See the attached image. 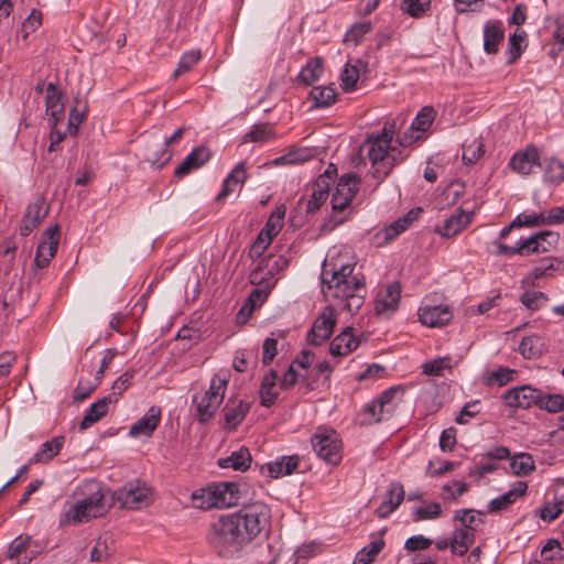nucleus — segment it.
Here are the masks:
<instances>
[{
  "mask_svg": "<svg viewBox=\"0 0 564 564\" xmlns=\"http://www.w3.org/2000/svg\"><path fill=\"white\" fill-rule=\"evenodd\" d=\"M316 455L328 464L341 460V441L334 430H318L311 438Z\"/></svg>",
  "mask_w": 564,
  "mask_h": 564,
  "instance_id": "9",
  "label": "nucleus"
},
{
  "mask_svg": "<svg viewBox=\"0 0 564 564\" xmlns=\"http://www.w3.org/2000/svg\"><path fill=\"white\" fill-rule=\"evenodd\" d=\"M478 413H479V401L474 400V401L466 403L463 406L460 413L457 415L455 421L458 424H466V423H468V420L470 417H474Z\"/></svg>",
  "mask_w": 564,
  "mask_h": 564,
  "instance_id": "63",
  "label": "nucleus"
},
{
  "mask_svg": "<svg viewBox=\"0 0 564 564\" xmlns=\"http://www.w3.org/2000/svg\"><path fill=\"white\" fill-rule=\"evenodd\" d=\"M65 443V436H55L43 443L36 453L30 458L29 464L47 463L57 456Z\"/></svg>",
  "mask_w": 564,
  "mask_h": 564,
  "instance_id": "30",
  "label": "nucleus"
},
{
  "mask_svg": "<svg viewBox=\"0 0 564 564\" xmlns=\"http://www.w3.org/2000/svg\"><path fill=\"white\" fill-rule=\"evenodd\" d=\"M210 158L207 148L198 147L194 149L175 169V175L183 177L193 170L203 166Z\"/></svg>",
  "mask_w": 564,
  "mask_h": 564,
  "instance_id": "26",
  "label": "nucleus"
},
{
  "mask_svg": "<svg viewBox=\"0 0 564 564\" xmlns=\"http://www.w3.org/2000/svg\"><path fill=\"white\" fill-rule=\"evenodd\" d=\"M271 509L261 501L242 507L238 512L221 516L210 527L208 542L215 553L234 558L270 525Z\"/></svg>",
  "mask_w": 564,
  "mask_h": 564,
  "instance_id": "1",
  "label": "nucleus"
},
{
  "mask_svg": "<svg viewBox=\"0 0 564 564\" xmlns=\"http://www.w3.org/2000/svg\"><path fill=\"white\" fill-rule=\"evenodd\" d=\"M475 542L474 530L469 529H455L453 531L451 543L452 553L464 555Z\"/></svg>",
  "mask_w": 564,
  "mask_h": 564,
  "instance_id": "36",
  "label": "nucleus"
},
{
  "mask_svg": "<svg viewBox=\"0 0 564 564\" xmlns=\"http://www.w3.org/2000/svg\"><path fill=\"white\" fill-rule=\"evenodd\" d=\"M453 317L451 307L446 304H432L429 300L419 308L420 322L429 327H440L447 324Z\"/></svg>",
  "mask_w": 564,
  "mask_h": 564,
  "instance_id": "14",
  "label": "nucleus"
},
{
  "mask_svg": "<svg viewBox=\"0 0 564 564\" xmlns=\"http://www.w3.org/2000/svg\"><path fill=\"white\" fill-rule=\"evenodd\" d=\"M359 345V340L354 336L350 328H346L337 335L329 345V352L334 357L347 356Z\"/></svg>",
  "mask_w": 564,
  "mask_h": 564,
  "instance_id": "29",
  "label": "nucleus"
},
{
  "mask_svg": "<svg viewBox=\"0 0 564 564\" xmlns=\"http://www.w3.org/2000/svg\"><path fill=\"white\" fill-rule=\"evenodd\" d=\"M111 402V397H105L93 403L80 422L79 429L86 430L104 417L107 414L108 406Z\"/></svg>",
  "mask_w": 564,
  "mask_h": 564,
  "instance_id": "33",
  "label": "nucleus"
},
{
  "mask_svg": "<svg viewBox=\"0 0 564 564\" xmlns=\"http://www.w3.org/2000/svg\"><path fill=\"white\" fill-rule=\"evenodd\" d=\"M528 490V482L520 480L512 485V487L503 495L492 499L488 503L489 512H498L507 509L511 506L519 497L525 495Z\"/></svg>",
  "mask_w": 564,
  "mask_h": 564,
  "instance_id": "24",
  "label": "nucleus"
},
{
  "mask_svg": "<svg viewBox=\"0 0 564 564\" xmlns=\"http://www.w3.org/2000/svg\"><path fill=\"white\" fill-rule=\"evenodd\" d=\"M545 223L544 220V213H521L519 214L513 221L511 223V226L517 227H535V226H543Z\"/></svg>",
  "mask_w": 564,
  "mask_h": 564,
  "instance_id": "51",
  "label": "nucleus"
},
{
  "mask_svg": "<svg viewBox=\"0 0 564 564\" xmlns=\"http://www.w3.org/2000/svg\"><path fill=\"white\" fill-rule=\"evenodd\" d=\"M134 371L128 370L123 372L112 384V391L108 397L112 398V402L117 401L123 392L131 386Z\"/></svg>",
  "mask_w": 564,
  "mask_h": 564,
  "instance_id": "54",
  "label": "nucleus"
},
{
  "mask_svg": "<svg viewBox=\"0 0 564 564\" xmlns=\"http://www.w3.org/2000/svg\"><path fill=\"white\" fill-rule=\"evenodd\" d=\"M473 216V213L459 210L457 214L445 219L442 225H438L436 232L445 238L454 237L471 223Z\"/></svg>",
  "mask_w": 564,
  "mask_h": 564,
  "instance_id": "22",
  "label": "nucleus"
},
{
  "mask_svg": "<svg viewBox=\"0 0 564 564\" xmlns=\"http://www.w3.org/2000/svg\"><path fill=\"white\" fill-rule=\"evenodd\" d=\"M401 296L400 284L393 282L381 290L376 297L375 311L377 314H391L398 308Z\"/></svg>",
  "mask_w": 564,
  "mask_h": 564,
  "instance_id": "18",
  "label": "nucleus"
},
{
  "mask_svg": "<svg viewBox=\"0 0 564 564\" xmlns=\"http://www.w3.org/2000/svg\"><path fill=\"white\" fill-rule=\"evenodd\" d=\"M514 370L507 367H500L488 375L486 382L487 384H497L501 387L511 382L514 378Z\"/></svg>",
  "mask_w": 564,
  "mask_h": 564,
  "instance_id": "53",
  "label": "nucleus"
},
{
  "mask_svg": "<svg viewBox=\"0 0 564 564\" xmlns=\"http://www.w3.org/2000/svg\"><path fill=\"white\" fill-rule=\"evenodd\" d=\"M58 241L59 228L57 225L50 227L43 232L34 259L37 268H45L50 263L56 253Z\"/></svg>",
  "mask_w": 564,
  "mask_h": 564,
  "instance_id": "15",
  "label": "nucleus"
},
{
  "mask_svg": "<svg viewBox=\"0 0 564 564\" xmlns=\"http://www.w3.org/2000/svg\"><path fill=\"white\" fill-rule=\"evenodd\" d=\"M484 153V144L480 139H473L463 148V160L466 164H474Z\"/></svg>",
  "mask_w": 564,
  "mask_h": 564,
  "instance_id": "50",
  "label": "nucleus"
},
{
  "mask_svg": "<svg viewBox=\"0 0 564 564\" xmlns=\"http://www.w3.org/2000/svg\"><path fill=\"white\" fill-rule=\"evenodd\" d=\"M323 61L319 57L311 58L296 77V82L304 86H310L317 82L323 75Z\"/></svg>",
  "mask_w": 564,
  "mask_h": 564,
  "instance_id": "34",
  "label": "nucleus"
},
{
  "mask_svg": "<svg viewBox=\"0 0 564 564\" xmlns=\"http://www.w3.org/2000/svg\"><path fill=\"white\" fill-rule=\"evenodd\" d=\"M273 138V128L268 124H256L243 137V142H267Z\"/></svg>",
  "mask_w": 564,
  "mask_h": 564,
  "instance_id": "47",
  "label": "nucleus"
},
{
  "mask_svg": "<svg viewBox=\"0 0 564 564\" xmlns=\"http://www.w3.org/2000/svg\"><path fill=\"white\" fill-rule=\"evenodd\" d=\"M247 180V171L246 163L240 162L236 165V167L230 172V174L224 180L223 188L217 196V199L220 200L225 198L227 195L232 193L236 186H242Z\"/></svg>",
  "mask_w": 564,
  "mask_h": 564,
  "instance_id": "32",
  "label": "nucleus"
},
{
  "mask_svg": "<svg viewBox=\"0 0 564 564\" xmlns=\"http://www.w3.org/2000/svg\"><path fill=\"white\" fill-rule=\"evenodd\" d=\"M403 395V389L399 386L384 390L377 399L366 404L358 413L361 425H372L388 421L394 414Z\"/></svg>",
  "mask_w": 564,
  "mask_h": 564,
  "instance_id": "5",
  "label": "nucleus"
},
{
  "mask_svg": "<svg viewBox=\"0 0 564 564\" xmlns=\"http://www.w3.org/2000/svg\"><path fill=\"white\" fill-rule=\"evenodd\" d=\"M541 338L536 335L524 337L519 345V351L525 358L539 356L541 354Z\"/></svg>",
  "mask_w": 564,
  "mask_h": 564,
  "instance_id": "49",
  "label": "nucleus"
},
{
  "mask_svg": "<svg viewBox=\"0 0 564 564\" xmlns=\"http://www.w3.org/2000/svg\"><path fill=\"white\" fill-rule=\"evenodd\" d=\"M442 516V507L438 502H431L426 506H420L413 509V521L434 520Z\"/></svg>",
  "mask_w": 564,
  "mask_h": 564,
  "instance_id": "45",
  "label": "nucleus"
},
{
  "mask_svg": "<svg viewBox=\"0 0 564 564\" xmlns=\"http://www.w3.org/2000/svg\"><path fill=\"white\" fill-rule=\"evenodd\" d=\"M310 96L317 108L328 107L336 100V93L332 86L314 87Z\"/></svg>",
  "mask_w": 564,
  "mask_h": 564,
  "instance_id": "44",
  "label": "nucleus"
},
{
  "mask_svg": "<svg viewBox=\"0 0 564 564\" xmlns=\"http://www.w3.org/2000/svg\"><path fill=\"white\" fill-rule=\"evenodd\" d=\"M539 405L547 412L556 413L564 411V395L562 394H542L540 392Z\"/></svg>",
  "mask_w": 564,
  "mask_h": 564,
  "instance_id": "52",
  "label": "nucleus"
},
{
  "mask_svg": "<svg viewBox=\"0 0 564 564\" xmlns=\"http://www.w3.org/2000/svg\"><path fill=\"white\" fill-rule=\"evenodd\" d=\"M421 214V209H411L409 213H406L404 216L400 217L398 220H395L393 224H391L389 227L384 230L386 239H393L398 235L405 231L417 219V217Z\"/></svg>",
  "mask_w": 564,
  "mask_h": 564,
  "instance_id": "39",
  "label": "nucleus"
},
{
  "mask_svg": "<svg viewBox=\"0 0 564 564\" xmlns=\"http://www.w3.org/2000/svg\"><path fill=\"white\" fill-rule=\"evenodd\" d=\"M86 112H87L86 106H83V108L75 106L70 109L69 118H68V127H67V131L69 134L77 133L79 124L86 118Z\"/></svg>",
  "mask_w": 564,
  "mask_h": 564,
  "instance_id": "59",
  "label": "nucleus"
},
{
  "mask_svg": "<svg viewBox=\"0 0 564 564\" xmlns=\"http://www.w3.org/2000/svg\"><path fill=\"white\" fill-rule=\"evenodd\" d=\"M82 492L84 497L64 511V521L66 523H83L106 513L107 506L98 482L90 481L85 484Z\"/></svg>",
  "mask_w": 564,
  "mask_h": 564,
  "instance_id": "4",
  "label": "nucleus"
},
{
  "mask_svg": "<svg viewBox=\"0 0 564 564\" xmlns=\"http://www.w3.org/2000/svg\"><path fill=\"white\" fill-rule=\"evenodd\" d=\"M355 264L343 262L328 253L322 267V292L327 299L345 301V308L355 314L364 303V280L354 274Z\"/></svg>",
  "mask_w": 564,
  "mask_h": 564,
  "instance_id": "2",
  "label": "nucleus"
},
{
  "mask_svg": "<svg viewBox=\"0 0 564 564\" xmlns=\"http://www.w3.org/2000/svg\"><path fill=\"white\" fill-rule=\"evenodd\" d=\"M563 505H560L558 501H555L553 498V501L546 502L540 510V517L543 521L551 522L560 517V514L563 512Z\"/></svg>",
  "mask_w": 564,
  "mask_h": 564,
  "instance_id": "60",
  "label": "nucleus"
},
{
  "mask_svg": "<svg viewBox=\"0 0 564 564\" xmlns=\"http://www.w3.org/2000/svg\"><path fill=\"white\" fill-rule=\"evenodd\" d=\"M395 131L393 121L386 122L381 132L367 139V155L371 162V173L376 180L382 181L403 160L401 152L391 145Z\"/></svg>",
  "mask_w": 564,
  "mask_h": 564,
  "instance_id": "3",
  "label": "nucleus"
},
{
  "mask_svg": "<svg viewBox=\"0 0 564 564\" xmlns=\"http://www.w3.org/2000/svg\"><path fill=\"white\" fill-rule=\"evenodd\" d=\"M251 463V455L246 447L235 451L230 456L220 458L218 465L221 468H231L234 470H246Z\"/></svg>",
  "mask_w": 564,
  "mask_h": 564,
  "instance_id": "37",
  "label": "nucleus"
},
{
  "mask_svg": "<svg viewBox=\"0 0 564 564\" xmlns=\"http://www.w3.org/2000/svg\"><path fill=\"white\" fill-rule=\"evenodd\" d=\"M276 379L278 376L274 370L268 371L262 378L260 386V402L263 406H271L278 398Z\"/></svg>",
  "mask_w": 564,
  "mask_h": 564,
  "instance_id": "35",
  "label": "nucleus"
},
{
  "mask_svg": "<svg viewBox=\"0 0 564 564\" xmlns=\"http://www.w3.org/2000/svg\"><path fill=\"white\" fill-rule=\"evenodd\" d=\"M404 490L400 482H392L386 494L383 501L379 505L376 513L379 518L390 516L403 501Z\"/></svg>",
  "mask_w": 564,
  "mask_h": 564,
  "instance_id": "27",
  "label": "nucleus"
},
{
  "mask_svg": "<svg viewBox=\"0 0 564 564\" xmlns=\"http://www.w3.org/2000/svg\"><path fill=\"white\" fill-rule=\"evenodd\" d=\"M534 235L539 242V248H543V250H540L541 253L550 251L558 242V235L553 231H542Z\"/></svg>",
  "mask_w": 564,
  "mask_h": 564,
  "instance_id": "61",
  "label": "nucleus"
},
{
  "mask_svg": "<svg viewBox=\"0 0 564 564\" xmlns=\"http://www.w3.org/2000/svg\"><path fill=\"white\" fill-rule=\"evenodd\" d=\"M371 31V23L361 22L354 24L345 35V42L357 45L362 36Z\"/></svg>",
  "mask_w": 564,
  "mask_h": 564,
  "instance_id": "57",
  "label": "nucleus"
},
{
  "mask_svg": "<svg viewBox=\"0 0 564 564\" xmlns=\"http://www.w3.org/2000/svg\"><path fill=\"white\" fill-rule=\"evenodd\" d=\"M202 58V54L199 50H191L185 52L173 73V77L177 78L180 75L189 72Z\"/></svg>",
  "mask_w": 564,
  "mask_h": 564,
  "instance_id": "46",
  "label": "nucleus"
},
{
  "mask_svg": "<svg viewBox=\"0 0 564 564\" xmlns=\"http://www.w3.org/2000/svg\"><path fill=\"white\" fill-rule=\"evenodd\" d=\"M544 182L551 185H560L564 181V163L555 158L545 159L543 162Z\"/></svg>",
  "mask_w": 564,
  "mask_h": 564,
  "instance_id": "38",
  "label": "nucleus"
},
{
  "mask_svg": "<svg viewBox=\"0 0 564 564\" xmlns=\"http://www.w3.org/2000/svg\"><path fill=\"white\" fill-rule=\"evenodd\" d=\"M359 184L360 180L355 174H345L339 178L330 200L334 212H343L350 206Z\"/></svg>",
  "mask_w": 564,
  "mask_h": 564,
  "instance_id": "11",
  "label": "nucleus"
},
{
  "mask_svg": "<svg viewBox=\"0 0 564 564\" xmlns=\"http://www.w3.org/2000/svg\"><path fill=\"white\" fill-rule=\"evenodd\" d=\"M228 377L217 373L212 378L208 390L202 395L193 397V403L196 405V415L199 422H208L216 414L224 401Z\"/></svg>",
  "mask_w": 564,
  "mask_h": 564,
  "instance_id": "7",
  "label": "nucleus"
},
{
  "mask_svg": "<svg viewBox=\"0 0 564 564\" xmlns=\"http://www.w3.org/2000/svg\"><path fill=\"white\" fill-rule=\"evenodd\" d=\"M249 411V403L242 400L230 405L226 404L224 408L225 422L230 429L236 427L246 416Z\"/></svg>",
  "mask_w": 564,
  "mask_h": 564,
  "instance_id": "40",
  "label": "nucleus"
},
{
  "mask_svg": "<svg viewBox=\"0 0 564 564\" xmlns=\"http://www.w3.org/2000/svg\"><path fill=\"white\" fill-rule=\"evenodd\" d=\"M508 165L520 175H529L536 166H541L540 154L534 147H528L523 151L516 152Z\"/></svg>",
  "mask_w": 564,
  "mask_h": 564,
  "instance_id": "17",
  "label": "nucleus"
},
{
  "mask_svg": "<svg viewBox=\"0 0 564 564\" xmlns=\"http://www.w3.org/2000/svg\"><path fill=\"white\" fill-rule=\"evenodd\" d=\"M286 264L288 261L285 258L270 256L262 260L259 267L250 273V281L253 284H261L265 281L267 274L272 276L274 273L285 268Z\"/></svg>",
  "mask_w": 564,
  "mask_h": 564,
  "instance_id": "25",
  "label": "nucleus"
},
{
  "mask_svg": "<svg viewBox=\"0 0 564 564\" xmlns=\"http://www.w3.org/2000/svg\"><path fill=\"white\" fill-rule=\"evenodd\" d=\"M336 324V314L333 307L326 306L315 318L308 334L307 341L311 345L319 346L333 334Z\"/></svg>",
  "mask_w": 564,
  "mask_h": 564,
  "instance_id": "12",
  "label": "nucleus"
},
{
  "mask_svg": "<svg viewBox=\"0 0 564 564\" xmlns=\"http://www.w3.org/2000/svg\"><path fill=\"white\" fill-rule=\"evenodd\" d=\"M327 174V172L325 173ZM329 189V176L321 175L313 185L311 198L306 204L307 213H316L326 202Z\"/></svg>",
  "mask_w": 564,
  "mask_h": 564,
  "instance_id": "31",
  "label": "nucleus"
},
{
  "mask_svg": "<svg viewBox=\"0 0 564 564\" xmlns=\"http://www.w3.org/2000/svg\"><path fill=\"white\" fill-rule=\"evenodd\" d=\"M113 499L120 507L138 510L148 507L152 500V490L143 481H129L113 494Z\"/></svg>",
  "mask_w": 564,
  "mask_h": 564,
  "instance_id": "8",
  "label": "nucleus"
},
{
  "mask_svg": "<svg viewBox=\"0 0 564 564\" xmlns=\"http://www.w3.org/2000/svg\"><path fill=\"white\" fill-rule=\"evenodd\" d=\"M29 543H30L29 536L20 535L18 538H15L9 546L8 556L10 558L19 557L22 553H24L26 551Z\"/></svg>",
  "mask_w": 564,
  "mask_h": 564,
  "instance_id": "64",
  "label": "nucleus"
},
{
  "mask_svg": "<svg viewBox=\"0 0 564 564\" xmlns=\"http://www.w3.org/2000/svg\"><path fill=\"white\" fill-rule=\"evenodd\" d=\"M436 111L431 106L423 107L413 119L409 130L400 139V145L409 147L420 140L435 120Z\"/></svg>",
  "mask_w": 564,
  "mask_h": 564,
  "instance_id": "13",
  "label": "nucleus"
},
{
  "mask_svg": "<svg viewBox=\"0 0 564 564\" xmlns=\"http://www.w3.org/2000/svg\"><path fill=\"white\" fill-rule=\"evenodd\" d=\"M160 419V408L151 406L148 412L130 427L129 435L132 437L151 436L156 430Z\"/></svg>",
  "mask_w": 564,
  "mask_h": 564,
  "instance_id": "21",
  "label": "nucleus"
},
{
  "mask_svg": "<svg viewBox=\"0 0 564 564\" xmlns=\"http://www.w3.org/2000/svg\"><path fill=\"white\" fill-rule=\"evenodd\" d=\"M547 300L543 292H524L520 297L521 303L531 311L539 310Z\"/></svg>",
  "mask_w": 564,
  "mask_h": 564,
  "instance_id": "56",
  "label": "nucleus"
},
{
  "mask_svg": "<svg viewBox=\"0 0 564 564\" xmlns=\"http://www.w3.org/2000/svg\"><path fill=\"white\" fill-rule=\"evenodd\" d=\"M46 115L51 126H57L64 115L63 95L53 83H48L45 97Z\"/></svg>",
  "mask_w": 564,
  "mask_h": 564,
  "instance_id": "20",
  "label": "nucleus"
},
{
  "mask_svg": "<svg viewBox=\"0 0 564 564\" xmlns=\"http://www.w3.org/2000/svg\"><path fill=\"white\" fill-rule=\"evenodd\" d=\"M285 212L286 209L283 205L276 207L275 210L272 212L265 226L259 232L257 239L254 240L249 250L250 258L258 259L263 254V252L270 246L272 239L282 229Z\"/></svg>",
  "mask_w": 564,
  "mask_h": 564,
  "instance_id": "10",
  "label": "nucleus"
},
{
  "mask_svg": "<svg viewBox=\"0 0 564 564\" xmlns=\"http://www.w3.org/2000/svg\"><path fill=\"white\" fill-rule=\"evenodd\" d=\"M510 468L516 476H527L534 470L532 456L528 453H519L510 458Z\"/></svg>",
  "mask_w": 564,
  "mask_h": 564,
  "instance_id": "43",
  "label": "nucleus"
},
{
  "mask_svg": "<svg viewBox=\"0 0 564 564\" xmlns=\"http://www.w3.org/2000/svg\"><path fill=\"white\" fill-rule=\"evenodd\" d=\"M195 507L200 509H223L237 503V486L232 482L210 484L192 494Z\"/></svg>",
  "mask_w": 564,
  "mask_h": 564,
  "instance_id": "6",
  "label": "nucleus"
},
{
  "mask_svg": "<svg viewBox=\"0 0 564 564\" xmlns=\"http://www.w3.org/2000/svg\"><path fill=\"white\" fill-rule=\"evenodd\" d=\"M299 463L297 455L282 456L263 465L261 473L270 478H280L291 475L297 468Z\"/></svg>",
  "mask_w": 564,
  "mask_h": 564,
  "instance_id": "19",
  "label": "nucleus"
},
{
  "mask_svg": "<svg viewBox=\"0 0 564 564\" xmlns=\"http://www.w3.org/2000/svg\"><path fill=\"white\" fill-rule=\"evenodd\" d=\"M361 68H365V65L359 59L355 61L354 64H346L345 68L340 73V86L344 90L349 91L355 88Z\"/></svg>",
  "mask_w": 564,
  "mask_h": 564,
  "instance_id": "41",
  "label": "nucleus"
},
{
  "mask_svg": "<svg viewBox=\"0 0 564 564\" xmlns=\"http://www.w3.org/2000/svg\"><path fill=\"white\" fill-rule=\"evenodd\" d=\"M502 399L507 406L527 409L539 404L540 391L531 386H521L507 390Z\"/></svg>",
  "mask_w": 564,
  "mask_h": 564,
  "instance_id": "16",
  "label": "nucleus"
},
{
  "mask_svg": "<svg viewBox=\"0 0 564 564\" xmlns=\"http://www.w3.org/2000/svg\"><path fill=\"white\" fill-rule=\"evenodd\" d=\"M540 250H543V248H539L535 235L518 241V254L529 256L531 253H541Z\"/></svg>",
  "mask_w": 564,
  "mask_h": 564,
  "instance_id": "62",
  "label": "nucleus"
},
{
  "mask_svg": "<svg viewBox=\"0 0 564 564\" xmlns=\"http://www.w3.org/2000/svg\"><path fill=\"white\" fill-rule=\"evenodd\" d=\"M430 0H402V9L411 17H421L430 7Z\"/></svg>",
  "mask_w": 564,
  "mask_h": 564,
  "instance_id": "58",
  "label": "nucleus"
},
{
  "mask_svg": "<svg viewBox=\"0 0 564 564\" xmlns=\"http://www.w3.org/2000/svg\"><path fill=\"white\" fill-rule=\"evenodd\" d=\"M47 214L45 203L42 198H37L34 203L30 204L23 217L20 232L22 236L30 235L36 228Z\"/></svg>",
  "mask_w": 564,
  "mask_h": 564,
  "instance_id": "23",
  "label": "nucleus"
},
{
  "mask_svg": "<svg viewBox=\"0 0 564 564\" xmlns=\"http://www.w3.org/2000/svg\"><path fill=\"white\" fill-rule=\"evenodd\" d=\"M467 484L462 480H453L442 486L444 500H457L459 496L467 491Z\"/></svg>",
  "mask_w": 564,
  "mask_h": 564,
  "instance_id": "55",
  "label": "nucleus"
},
{
  "mask_svg": "<svg viewBox=\"0 0 564 564\" xmlns=\"http://www.w3.org/2000/svg\"><path fill=\"white\" fill-rule=\"evenodd\" d=\"M524 35V33H513L509 36L508 47L506 51L507 64H513L521 56Z\"/></svg>",
  "mask_w": 564,
  "mask_h": 564,
  "instance_id": "48",
  "label": "nucleus"
},
{
  "mask_svg": "<svg viewBox=\"0 0 564 564\" xmlns=\"http://www.w3.org/2000/svg\"><path fill=\"white\" fill-rule=\"evenodd\" d=\"M453 367V358L451 356H444L425 361L422 365V370L426 376L441 377L444 375L445 370H451Z\"/></svg>",
  "mask_w": 564,
  "mask_h": 564,
  "instance_id": "42",
  "label": "nucleus"
},
{
  "mask_svg": "<svg viewBox=\"0 0 564 564\" xmlns=\"http://www.w3.org/2000/svg\"><path fill=\"white\" fill-rule=\"evenodd\" d=\"M505 39L502 22L488 21L484 26V50L487 54H496Z\"/></svg>",
  "mask_w": 564,
  "mask_h": 564,
  "instance_id": "28",
  "label": "nucleus"
}]
</instances>
